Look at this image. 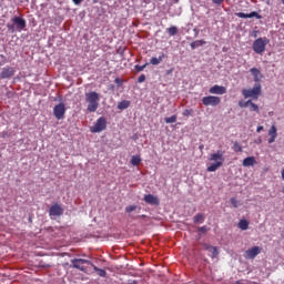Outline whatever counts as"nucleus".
<instances>
[{
    "mask_svg": "<svg viewBox=\"0 0 284 284\" xmlns=\"http://www.w3.org/2000/svg\"><path fill=\"white\" fill-rule=\"evenodd\" d=\"M223 154H225V152L223 151H217L216 153L210 154L209 161H214L215 163H212L207 166V172H216L219 168H223V163H225V158L223 156Z\"/></svg>",
    "mask_w": 284,
    "mask_h": 284,
    "instance_id": "obj_1",
    "label": "nucleus"
},
{
    "mask_svg": "<svg viewBox=\"0 0 284 284\" xmlns=\"http://www.w3.org/2000/svg\"><path fill=\"white\" fill-rule=\"evenodd\" d=\"M85 101L88 102V112H97V110H99V101H101V95L97 91H90L85 93Z\"/></svg>",
    "mask_w": 284,
    "mask_h": 284,
    "instance_id": "obj_2",
    "label": "nucleus"
},
{
    "mask_svg": "<svg viewBox=\"0 0 284 284\" xmlns=\"http://www.w3.org/2000/svg\"><path fill=\"white\" fill-rule=\"evenodd\" d=\"M12 23L7 24L8 30H10V32H14L16 30H18V32H21V30H26V19L21 18V17H13L12 18Z\"/></svg>",
    "mask_w": 284,
    "mask_h": 284,
    "instance_id": "obj_3",
    "label": "nucleus"
},
{
    "mask_svg": "<svg viewBox=\"0 0 284 284\" xmlns=\"http://www.w3.org/2000/svg\"><path fill=\"white\" fill-rule=\"evenodd\" d=\"M267 43H270V39L267 38H257L253 42V51L255 54H263L265 52V48H267Z\"/></svg>",
    "mask_w": 284,
    "mask_h": 284,
    "instance_id": "obj_4",
    "label": "nucleus"
},
{
    "mask_svg": "<svg viewBox=\"0 0 284 284\" xmlns=\"http://www.w3.org/2000/svg\"><path fill=\"white\" fill-rule=\"evenodd\" d=\"M108 128V119L105 116H101L97 120L93 126L90 128V132L92 134H97L99 132H103Z\"/></svg>",
    "mask_w": 284,
    "mask_h": 284,
    "instance_id": "obj_5",
    "label": "nucleus"
},
{
    "mask_svg": "<svg viewBox=\"0 0 284 284\" xmlns=\"http://www.w3.org/2000/svg\"><path fill=\"white\" fill-rule=\"evenodd\" d=\"M242 94L244 99H258V94H261V84H255L253 89H244L242 90Z\"/></svg>",
    "mask_w": 284,
    "mask_h": 284,
    "instance_id": "obj_6",
    "label": "nucleus"
},
{
    "mask_svg": "<svg viewBox=\"0 0 284 284\" xmlns=\"http://www.w3.org/2000/svg\"><path fill=\"white\" fill-rule=\"evenodd\" d=\"M263 252V247L261 246H253L244 252V258L248 261H254L258 254Z\"/></svg>",
    "mask_w": 284,
    "mask_h": 284,
    "instance_id": "obj_7",
    "label": "nucleus"
},
{
    "mask_svg": "<svg viewBox=\"0 0 284 284\" xmlns=\"http://www.w3.org/2000/svg\"><path fill=\"white\" fill-rule=\"evenodd\" d=\"M71 263H72V267H74L75 270H80V272H85L84 265H92V262L83 258H73L71 260Z\"/></svg>",
    "mask_w": 284,
    "mask_h": 284,
    "instance_id": "obj_8",
    "label": "nucleus"
},
{
    "mask_svg": "<svg viewBox=\"0 0 284 284\" xmlns=\"http://www.w3.org/2000/svg\"><path fill=\"white\" fill-rule=\"evenodd\" d=\"M202 103L206 106L211 105L212 108H216V105H221V98L216 95L204 97L202 98Z\"/></svg>",
    "mask_w": 284,
    "mask_h": 284,
    "instance_id": "obj_9",
    "label": "nucleus"
},
{
    "mask_svg": "<svg viewBox=\"0 0 284 284\" xmlns=\"http://www.w3.org/2000/svg\"><path fill=\"white\" fill-rule=\"evenodd\" d=\"M65 104L64 103H59L53 108V116H55V119L58 121H61L63 119H65Z\"/></svg>",
    "mask_w": 284,
    "mask_h": 284,
    "instance_id": "obj_10",
    "label": "nucleus"
},
{
    "mask_svg": "<svg viewBox=\"0 0 284 284\" xmlns=\"http://www.w3.org/2000/svg\"><path fill=\"white\" fill-rule=\"evenodd\" d=\"M14 77V68L6 67L0 73V79H12Z\"/></svg>",
    "mask_w": 284,
    "mask_h": 284,
    "instance_id": "obj_11",
    "label": "nucleus"
},
{
    "mask_svg": "<svg viewBox=\"0 0 284 284\" xmlns=\"http://www.w3.org/2000/svg\"><path fill=\"white\" fill-rule=\"evenodd\" d=\"M209 92H210V94H226L227 88H225L223 85L215 84L210 88Z\"/></svg>",
    "mask_w": 284,
    "mask_h": 284,
    "instance_id": "obj_12",
    "label": "nucleus"
},
{
    "mask_svg": "<svg viewBox=\"0 0 284 284\" xmlns=\"http://www.w3.org/2000/svg\"><path fill=\"white\" fill-rule=\"evenodd\" d=\"M236 17H239V19H254V17L255 19H262V16L256 11H252L251 13L237 12Z\"/></svg>",
    "mask_w": 284,
    "mask_h": 284,
    "instance_id": "obj_13",
    "label": "nucleus"
},
{
    "mask_svg": "<svg viewBox=\"0 0 284 284\" xmlns=\"http://www.w3.org/2000/svg\"><path fill=\"white\" fill-rule=\"evenodd\" d=\"M50 216H61L63 215V207L59 204H54L49 210Z\"/></svg>",
    "mask_w": 284,
    "mask_h": 284,
    "instance_id": "obj_14",
    "label": "nucleus"
},
{
    "mask_svg": "<svg viewBox=\"0 0 284 284\" xmlns=\"http://www.w3.org/2000/svg\"><path fill=\"white\" fill-rule=\"evenodd\" d=\"M144 201L149 205H159L161 203V201H159V197H156L155 195H152V194L144 195Z\"/></svg>",
    "mask_w": 284,
    "mask_h": 284,
    "instance_id": "obj_15",
    "label": "nucleus"
},
{
    "mask_svg": "<svg viewBox=\"0 0 284 284\" xmlns=\"http://www.w3.org/2000/svg\"><path fill=\"white\" fill-rule=\"evenodd\" d=\"M250 72H251L255 83H258V81H261V79H263V74L261 73V70H258L257 68L250 69Z\"/></svg>",
    "mask_w": 284,
    "mask_h": 284,
    "instance_id": "obj_16",
    "label": "nucleus"
},
{
    "mask_svg": "<svg viewBox=\"0 0 284 284\" xmlns=\"http://www.w3.org/2000/svg\"><path fill=\"white\" fill-rule=\"evenodd\" d=\"M243 168H252L253 165H256V158L248 156L245 158L242 162Z\"/></svg>",
    "mask_w": 284,
    "mask_h": 284,
    "instance_id": "obj_17",
    "label": "nucleus"
},
{
    "mask_svg": "<svg viewBox=\"0 0 284 284\" xmlns=\"http://www.w3.org/2000/svg\"><path fill=\"white\" fill-rule=\"evenodd\" d=\"M237 227L242 231L248 230L250 229V221L247 220H240Z\"/></svg>",
    "mask_w": 284,
    "mask_h": 284,
    "instance_id": "obj_18",
    "label": "nucleus"
},
{
    "mask_svg": "<svg viewBox=\"0 0 284 284\" xmlns=\"http://www.w3.org/2000/svg\"><path fill=\"white\" fill-rule=\"evenodd\" d=\"M91 265L93 266L94 272L98 273V276L105 278V276L108 275V272H105V270L99 268L98 266L93 265L92 263H91Z\"/></svg>",
    "mask_w": 284,
    "mask_h": 284,
    "instance_id": "obj_19",
    "label": "nucleus"
},
{
    "mask_svg": "<svg viewBox=\"0 0 284 284\" xmlns=\"http://www.w3.org/2000/svg\"><path fill=\"white\" fill-rule=\"evenodd\" d=\"M166 32H168L169 37H176V34H179V28L172 26L166 29Z\"/></svg>",
    "mask_w": 284,
    "mask_h": 284,
    "instance_id": "obj_20",
    "label": "nucleus"
},
{
    "mask_svg": "<svg viewBox=\"0 0 284 284\" xmlns=\"http://www.w3.org/2000/svg\"><path fill=\"white\" fill-rule=\"evenodd\" d=\"M163 59H165V54L162 53L159 58H151L150 63L151 65H159Z\"/></svg>",
    "mask_w": 284,
    "mask_h": 284,
    "instance_id": "obj_21",
    "label": "nucleus"
},
{
    "mask_svg": "<svg viewBox=\"0 0 284 284\" xmlns=\"http://www.w3.org/2000/svg\"><path fill=\"white\" fill-rule=\"evenodd\" d=\"M205 41L204 40H196V41H193L191 43V49L192 50H196V48H201V45H205Z\"/></svg>",
    "mask_w": 284,
    "mask_h": 284,
    "instance_id": "obj_22",
    "label": "nucleus"
},
{
    "mask_svg": "<svg viewBox=\"0 0 284 284\" xmlns=\"http://www.w3.org/2000/svg\"><path fill=\"white\" fill-rule=\"evenodd\" d=\"M130 108V101L123 100L118 103V110H128Z\"/></svg>",
    "mask_w": 284,
    "mask_h": 284,
    "instance_id": "obj_23",
    "label": "nucleus"
},
{
    "mask_svg": "<svg viewBox=\"0 0 284 284\" xmlns=\"http://www.w3.org/2000/svg\"><path fill=\"white\" fill-rule=\"evenodd\" d=\"M204 221H205V215H203L202 213H197L193 217V223H203Z\"/></svg>",
    "mask_w": 284,
    "mask_h": 284,
    "instance_id": "obj_24",
    "label": "nucleus"
},
{
    "mask_svg": "<svg viewBox=\"0 0 284 284\" xmlns=\"http://www.w3.org/2000/svg\"><path fill=\"white\" fill-rule=\"evenodd\" d=\"M141 164V155H133L131 158V165H140Z\"/></svg>",
    "mask_w": 284,
    "mask_h": 284,
    "instance_id": "obj_25",
    "label": "nucleus"
},
{
    "mask_svg": "<svg viewBox=\"0 0 284 284\" xmlns=\"http://www.w3.org/2000/svg\"><path fill=\"white\" fill-rule=\"evenodd\" d=\"M209 252L211 253V258H216L219 256V248L216 246H211Z\"/></svg>",
    "mask_w": 284,
    "mask_h": 284,
    "instance_id": "obj_26",
    "label": "nucleus"
},
{
    "mask_svg": "<svg viewBox=\"0 0 284 284\" xmlns=\"http://www.w3.org/2000/svg\"><path fill=\"white\" fill-rule=\"evenodd\" d=\"M146 65H150V63H144L143 65H139V64H136L135 67H134V70H136V72H143L144 71V69L146 68Z\"/></svg>",
    "mask_w": 284,
    "mask_h": 284,
    "instance_id": "obj_27",
    "label": "nucleus"
},
{
    "mask_svg": "<svg viewBox=\"0 0 284 284\" xmlns=\"http://www.w3.org/2000/svg\"><path fill=\"white\" fill-rule=\"evenodd\" d=\"M248 108L251 112H258V105H256L254 102L248 103Z\"/></svg>",
    "mask_w": 284,
    "mask_h": 284,
    "instance_id": "obj_28",
    "label": "nucleus"
},
{
    "mask_svg": "<svg viewBox=\"0 0 284 284\" xmlns=\"http://www.w3.org/2000/svg\"><path fill=\"white\" fill-rule=\"evenodd\" d=\"M233 150L234 152H243V146H241L239 142H234Z\"/></svg>",
    "mask_w": 284,
    "mask_h": 284,
    "instance_id": "obj_29",
    "label": "nucleus"
},
{
    "mask_svg": "<svg viewBox=\"0 0 284 284\" xmlns=\"http://www.w3.org/2000/svg\"><path fill=\"white\" fill-rule=\"evenodd\" d=\"M268 134L271 136H278V134L276 133V126L275 125H272L270 131H268Z\"/></svg>",
    "mask_w": 284,
    "mask_h": 284,
    "instance_id": "obj_30",
    "label": "nucleus"
},
{
    "mask_svg": "<svg viewBox=\"0 0 284 284\" xmlns=\"http://www.w3.org/2000/svg\"><path fill=\"white\" fill-rule=\"evenodd\" d=\"M250 103H252V100H248L246 102L240 101L239 105L240 108H250Z\"/></svg>",
    "mask_w": 284,
    "mask_h": 284,
    "instance_id": "obj_31",
    "label": "nucleus"
},
{
    "mask_svg": "<svg viewBox=\"0 0 284 284\" xmlns=\"http://www.w3.org/2000/svg\"><path fill=\"white\" fill-rule=\"evenodd\" d=\"M197 232H201L202 234H207V232H210V227L207 226H201L197 229Z\"/></svg>",
    "mask_w": 284,
    "mask_h": 284,
    "instance_id": "obj_32",
    "label": "nucleus"
},
{
    "mask_svg": "<svg viewBox=\"0 0 284 284\" xmlns=\"http://www.w3.org/2000/svg\"><path fill=\"white\" fill-rule=\"evenodd\" d=\"M165 123H176V115L165 118Z\"/></svg>",
    "mask_w": 284,
    "mask_h": 284,
    "instance_id": "obj_33",
    "label": "nucleus"
},
{
    "mask_svg": "<svg viewBox=\"0 0 284 284\" xmlns=\"http://www.w3.org/2000/svg\"><path fill=\"white\" fill-rule=\"evenodd\" d=\"M134 210H136V205H130L125 207V212H128V214L134 212Z\"/></svg>",
    "mask_w": 284,
    "mask_h": 284,
    "instance_id": "obj_34",
    "label": "nucleus"
},
{
    "mask_svg": "<svg viewBox=\"0 0 284 284\" xmlns=\"http://www.w3.org/2000/svg\"><path fill=\"white\" fill-rule=\"evenodd\" d=\"M231 204L234 206V207H239L240 203H239V200H236V197H231Z\"/></svg>",
    "mask_w": 284,
    "mask_h": 284,
    "instance_id": "obj_35",
    "label": "nucleus"
},
{
    "mask_svg": "<svg viewBox=\"0 0 284 284\" xmlns=\"http://www.w3.org/2000/svg\"><path fill=\"white\" fill-rule=\"evenodd\" d=\"M202 246H203V250H205L206 252H210V250L212 248V245L207 243L202 244Z\"/></svg>",
    "mask_w": 284,
    "mask_h": 284,
    "instance_id": "obj_36",
    "label": "nucleus"
},
{
    "mask_svg": "<svg viewBox=\"0 0 284 284\" xmlns=\"http://www.w3.org/2000/svg\"><path fill=\"white\" fill-rule=\"evenodd\" d=\"M145 82V74H141L139 78H138V83H143Z\"/></svg>",
    "mask_w": 284,
    "mask_h": 284,
    "instance_id": "obj_37",
    "label": "nucleus"
},
{
    "mask_svg": "<svg viewBox=\"0 0 284 284\" xmlns=\"http://www.w3.org/2000/svg\"><path fill=\"white\" fill-rule=\"evenodd\" d=\"M213 3H215V6H221V3H223V1L225 0H212Z\"/></svg>",
    "mask_w": 284,
    "mask_h": 284,
    "instance_id": "obj_38",
    "label": "nucleus"
},
{
    "mask_svg": "<svg viewBox=\"0 0 284 284\" xmlns=\"http://www.w3.org/2000/svg\"><path fill=\"white\" fill-rule=\"evenodd\" d=\"M274 141H276V135H271L268 143H274Z\"/></svg>",
    "mask_w": 284,
    "mask_h": 284,
    "instance_id": "obj_39",
    "label": "nucleus"
},
{
    "mask_svg": "<svg viewBox=\"0 0 284 284\" xmlns=\"http://www.w3.org/2000/svg\"><path fill=\"white\" fill-rule=\"evenodd\" d=\"M73 1V3L75 4V6H80L82 2H83V0H72Z\"/></svg>",
    "mask_w": 284,
    "mask_h": 284,
    "instance_id": "obj_40",
    "label": "nucleus"
},
{
    "mask_svg": "<svg viewBox=\"0 0 284 284\" xmlns=\"http://www.w3.org/2000/svg\"><path fill=\"white\" fill-rule=\"evenodd\" d=\"M190 114H192V112L190 110H185L183 113L184 116H190Z\"/></svg>",
    "mask_w": 284,
    "mask_h": 284,
    "instance_id": "obj_41",
    "label": "nucleus"
},
{
    "mask_svg": "<svg viewBox=\"0 0 284 284\" xmlns=\"http://www.w3.org/2000/svg\"><path fill=\"white\" fill-rule=\"evenodd\" d=\"M256 132H263V126H257Z\"/></svg>",
    "mask_w": 284,
    "mask_h": 284,
    "instance_id": "obj_42",
    "label": "nucleus"
},
{
    "mask_svg": "<svg viewBox=\"0 0 284 284\" xmlns=\"http://www.w3.org/2000/svg\"><path fill=\"white\" fill-rule=\"evenodd\" d=\"M166 74H172V69H170V70L166 72Z\"/></svg>",
    "mask_w": 284,
    "mask_h": 284,
    "instance_id": "obj_43",
    "label": "nucleus"
},
{
    "mask_svg": "<svg viewBox=\"0 0 284 284\" xmlns=\"http://www.w3.org/2000/svg\"><path fill=\"white\" fill-rule=\"evenodd\" d=\"M282 179L284 181V169L282 170Z\"/></svg>",
    "mask_w": 284,
    "mask_h": 284,
    "instance_id": "obj_44",
    "label": "nucleus"
},
{
    "mask_svg": "<svg viewBox=\"0 0 284 284\" xmlns=\"http://www.w3.org/2000/svg\"><path fill=\"white\" fill-rule=\"evenodd\" d=\"M0 59H6V55H2V54H1V55H0Z\"/></svg>",
    "mask_w": 284,
    "mask_h": 284,
    "instance_id": "obj_45",
    "label": "nucleus"
},
{
    "mask_svg": "<svg viewBox=\"0 0 284 284\" xmlns=\"http://www.w3.org/2000/svg\"><path fill=\"white\" fill-rule=\"evenodd\" d=\"M115 82L119 83V79H115Z\"/></svg>",
    "mask_w": 284,
    "mask_h": 284,
    "instance_id": "obj_46",
    "label": "nucleus"
},
{
    "mask_svg": "<svg viewBox=\"0 0 284 284\" xmlns=\"http://www.w3.org/2000/svg\"><path fill=\"white\" fill-rule=\"evenodd\" d=\"M282 192H283V194H284V186H283V189H282Z\"/></svg>",
    "mask_w": 284,
    "mask_h": 284,
    "instance_id": "obj_47",
    "label": "nucleus"
},
{
    "mask_svg": "<svg viewBox=\"0 0 284 284\" xmlns=\"http://www.w3.org/2000/svg\"><path fill=\"white\" fill-rule=\"evenodd\" d=\"M267 1V3H270V0H266Z\"/></svg>",
    "mask_w": 284,
    "mask_h": 284,
    "instance_id": "obj_48",
    "label": "nucleus"
},
{
    "mask_svg": "<svg viewBox=\"0 0 284 284\" xmlns=\"http://www.w3.org/2000/svg\"><path fill=\"white\" fill-rule=\"evenodd\" d=\"M282 3L284 4V0H282Z\"/></svg>",
    "mask_w": 284,
    "mask_h": 284,
    "instance_id": "obj_49",
    "label": "nucleus"
},
{
    "mask_svg": "<svg viewBox=\"0 0 284 284\" xmlns=\"http://www.w3.org/2000/svg\"><path fill=\"white\" fill-rule=\"evenodd\" d=\"M94 3H97V0H94Z\"/></svg>",
    "mask_w": 284,
    "mask_h": 284,
    "instance_id": "obj_50",
    "label": "nucleus"
}]
</instances>
